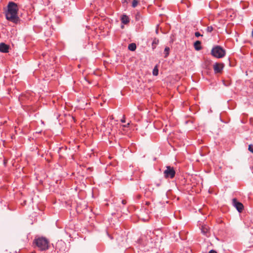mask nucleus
I'll return each instance as SVG.
<instances>
[{"label":"nucleus","mask_w":253,"mask_h":253,"mask_svg":"<svg viewBox=\"0 0 253 253\" xmlns=\"http://www.w3.org/2000/svg\"><path fill=\"white\" fill-rule=\"evenodd\" d=\"M9 45L1 42L0 43V51L3 53H7L9 52Z\"/></svg>","instance_id":"0eeeda50"},{"label":"nucleus","mask_w":253,"mask_h":253,"mask_svg":"<svg viewBox=\"0 0 253 253\" xmlns=\"http://www.w3.org/2000/svg\"><path fill=\"white\" fill-rule=\"evenodd\" d=\"M201 232L204 235H206V236H209L210 235V229L209 227L206 225L202 226Z\"/></svg>","instance_id":"6e6552de"},{"label":"nucleus","mask_w":253,"mask_h":253,"mask_svg":"<svg viewBox=\"0 0 253 253\" xmlns=\"http://www.w3.org/2000/svg\"><path fill=\"white\" fill-rule=\"evenodd\" d=\"M232 204L239 212H241L242 211L244 206L241 202L238 201L236 198L233 199Z\"/></svg>","instance_id":"423d86ee"},{"label":"nucleus","mask_w":253,"mask_h":253,"mask_svg":"<svg viewBox=\"0 0 253 253\" xmlns=\"http://www.w3.org/2000/svg\"><path fill=\"white\" fill-rule=\"evenodd\" d=\"M33 244L40 251H46L49 247V241L43 237L36 238L33 241Z\"/></svg>","instance_id":"f03ea898"},{"label":"nucleus","mask_w":253,"mask_h":253,"mask_svg":"<svg viewBox=\"0 0 253 253\" xmlns=\"http://www.w3.org/2000/svg\"><path fill=\"white\" fill-rule=\"evenodd\" d=\"M65 247V243L64 242H62V241H60V242H58L56 243V250H59V251H62V249H61L60 247Z\"/></svg>","instance_id":"9b49d317"},{"label":"nucleus","mask_w":253,"mask_h":253,"mask_svg":"<svg viewBox=\"0 0 253 253\" xmlns=\"http://www.w3.org/2000/svg\"><path fill=\"white\" fill-rule=\"evenodd\" d=\"M213 29L212 26H208L207 29L206 31L207 32L211 33L213 31Z\"/></svg>","instance_id":"f3484780"},{"label":"nucleus","mask_w":253,"mask_h":253,"mask_svg":"<svg viewBox=\"0 0 253 253\" xmlns=\"http://www.w3.org/2000/svg\"><path fill=\"white\" fill-rule=\"evenodd\" d=\"M129 125H130V123H127V124H126V125H122V126H123V127H129Z\"/></svg>","instance_id":"aec40b11"},{"label":"nucleus","mask_w":253,"mask_h":253,"mask_svg":"<svg viewBox=\"0 0 253 253\" xmlns=\"http://www.w3.org/2000/svg\"><path fill=\"white\" fill-rule=\"evenodd\" d=\"M122 203L123 205H126V201L125 200H122Z\"/></svg>","instance_id":"5701e85b"},{"label":"nucleus","mask_w":253,"mask_h":253,"mask_svg":"<svg viewBox=\"0 0 253 253\" xmlns=\"http://www.w3.org/2000/svg\"><path fill=\"white\" fill-rule=\"evenodd\" d=\"M159 43V40L157 38H154L152 43V48L153 50L156 48L157 45Z\"/></svg>","instance_id":"f8f14e48"},{"label":"nucleus","mask_w":253,"mask_h":253,"mask_svg":"<svg viewBox=\"0 0 253 253\" xmlns=\"http://www.w3.org/2000/svg\"><path fill=\"white\" fill-rule=\"evenodd\" d=\"M136 48V45L135 43H131L128 45V49L132 51H134Z\"/></svg>","instance_id":"ddd939ff"},{"label":"nucleus","mask_w":253,"mask_h":253,"mask_svg":"<svg viewBox=\"0 0 253 253\" xmlns=\"http://www.w3.org/2000/svg\"><path fill=\"white\" fill-rule=\"evenodd\" d=\"M194 47L196 50H200L202 48L201 42L200 41H196L194 43Z\"/></svg>","instance_id":"9d476101"},{"label":"nucleus","mask_w":253,"mask_h":253,"mask_svg":"<svg viewBox=\"0 0 253 253\" xmlns=\"http://www.w3.org/2000/svg\"><path fill=\"white\" fill-rule=\"evenodd\" d=\"M128 0H124V2H126V3H127Z\"/></svg>","instance_id":"cd10ccee"},{"label":"nucleus","mask_w":253,"mask_h":253,"mask_svg":"<svg viewBox=\"0 0 253 253\" xmlns=\"http://www.w3.org/2000/svg\"><path fill=\"white\" fill-rule=\"evenodd\" d=\"M139 17H140V15L138 14L136 15L135 19L136 20H139Z\"/></svg>","instance_id":"4be33fe9"},{"label":"nucleus","mask_w":253,"mask_h":253,"mask_svg":"<svg viewBox=\"0 0 253 253\" xmlns=\"http://www.w3.org/2000/svg\"><path fill=\"white\" fill-rule=\"evenodd\" d=\"M159 73V70L157 66H155L153 70V75L154 76H157Z\"/></svg>","instance_id":"2eb2a0df"},{"label":"nucleus","mask_w":253,"mask_h":253,"mask_svg":"<svg viewBox=\"0 0 253 253\" xmlns=\"http://www.w3.org/2000/svg\"><path fill=\"white\" fill-rule=\"evenodd\" d=\"M170 50L169 47L167 46L165 47L164 50L165 58H167L169 55V52Z\"/></svg>","instance_id":"4468645a"},{"label":"nucleus","mask_w":253,"mask_h":253,"mask_svg":"<svg viewBox=\"0 0 253 253\" xmlns=\"http://www.w3.org/2000/svg\"><path fill=\"white\" fill-rule=\"evenodd\" d=\"M138 3V1L137 0H133L131 6L132 7L135 8L137 6Z\"/></svg>","instance_id":"dca6fc26"},{"label":"nucleus","mask_w":253,"mask_h":253,"mask_svg":"<svg viewBox=\"0 0 253 253\" xmlns=\"http://www.w3.org/2000/svg\"><path fill=\"white\" fill-rule=\"evenodd\" d=\"M224 85H225V86H228V85H229V84H227V83H226V84H225V83H224Z\"/></svg>","instance_id":"c756f323"},{"label":"nucleus","mask_w":253,"mask_h":253,"mask_svg":"<svg viewBox=\"0 0 253 253\" xmlns=\"http://www.w3.org/2000/svg\"><path fill=\"white\" fill-rule=\"evenodd\" d=\"M7 10L5 12L6 19L14 24L20 23V19L17 15L19 8L17 3L13 1L8 2Z\"/></svg>","instance_id":"f257e3e1"},{"label":"nucleus","mask_w":253,"mask_h":253,"mask_svg":"<svg viewBox=\"0 0 253 253\" xmlns=\"http://www.w3.org/2000/svg\"><path fill=\"white\" fill-rule=\"evenodd\" d=\"M164 171V175L166 178H173L175 175V171L173 167L167 166Z\"/></svg>","instance_id":"20e7f679"},{"label":"nucleus","mask_w":253,"mask_h":253,"mask_svg":"<svg viewBox=\"0 0 253 253\" xmlns=\"http://www.w3.org/2000/svg\"><path fill=\"white\" fill-rule=\"evenodd\" d=\"M224 67L223 63H215L213 65L214 72L215 74L221 73Z\"/></svg>","instance_id":"39448f33"},{"label":"nucleus","mask_w":253,"mask_h":253,"mask_svg":"<svg viewBox=\"0 0 253 253\" xmlns=\"http://www.w3.org/2000/svg\"><path fill=\"white\" fill-rule=\"evenodd\" d=\"M224 85H225V86H228V85H229V84H227V83H226V84H225V83H224Z\"/></svg>","instance_id":"c85d7f7f"},{"label":"nucleus","mask_w":253,"mask_h":253,"mask_svg":"<svg viewBox=\"0 0 253 253\" xmlns=\"http://www.w3.org/2000/svg\"><path fill=\"white\" fill-rule=\"evenodd\" d=\"M209 253H217L215 251L211 250Z\"/></svg>","instance_id":"b1692460"},{"label":"nucleus","mask_w":253,"mask_h":253,"mask_svg":"<svg viewBox=\"0 0 253 253\" xmlns=\"http://www.w3.org/2000/svg\"><path fill=\"white\" fill-rule=\"evenodd\" d=\"M23 95H21V96L20 97L19 99L20 100H23Z\"/></svg>","instance_id":"a878e982"},{"label":"nucleus","mask_w":253,"mask_h":253,"mask_svg":"<svg viewBox=\"0 0 253 253\" xmlns=\"http://www.w3.org/2000/svg\"><path fill=\"white\" fill-rule=\"evenodd\" d=\"M158 32H159L158 29H157L156 30V33L157 34H158Z\"/></svg>","instance_id":"bb28decb"},{"label":"nucleus","mask_w":253,"mask_h":253,"mask_svg":"<svg viewBox=\"0 0 253 253\" xmlns=\"http://www.w3.org/2000/svg\"><path fill=\"white\" fill-rule=\"evenodd\" d=\"M195 36L197 38L199 37H203V35L201 34L199 32H195Z\"/></svg>","instance_id":"6ab92c4d"},{"label":"nucleus","mask_w":253,"mask_h":253,"mask_svg":"<svg viewBox=\"0 0 253 253\" xmlns=\"http://www.w3.org/2000/svg\"><path fill=\"white\" fill-rule=\"evenodd\" d=\"M211 54L217 58H221L225 56L226 51L221 46L215 45L213 46L211 50Z\"/></svg>","instance_id":"7ed1b4c3"},{"label":"nucleus","mask_w":253,"mask_h":253,"mask_svg":"<svg viewBox=\"0 0 253 253\" xmlns=\"http://www.w3.org/2000/svg\"><path fill=\"white\" fill-rule=\"evenodd\" d=\"M121 20L122 23L124 24H127L129 22V17L125 14H123L121 16Z\"/></svg>","instance_id":"1a4fd4ad"},{"label":"nucleus","mask_w":253,"mask_h":253,"mask_svg":"<svg viewBox=\"0 0 253 253\" xmlns=\"http://www.w3.org/2000/svg\"><path fill=\"white\" fill-rule=\"evenodd\" d=\"M121 122L123 123H125L126 122L125 115H124L123 119H121Z\"/></svg>","instance_id":"412c9836"},{"label":"nucleus","mask_w":253,"mask_h":253,"mask_svg":"<svg viewBox=\"0 0 253 253\" xmlns=\"http://www.w3.org/2000/svg\"><path fill=\"white\" fill-rule=\"evenodd\" d=\"M156 185L158 187V186H160L161 183H156Z\"/></svg>","instance_id":"393cba45"},{"label":"nucleus","mask_w":253,"mask_h":253,"mask_svg":"<svg viewBox=\"0 0 253 253\" xmlns=\"http://www.w3.org/2000/svg\"><path fill=\"white\" fill-rule=\"evenodd\" d=\"M248 149L250 152L253 153V145H249Z\"/></svg>","instance_id":"a211bd4d"}]
</instances>
